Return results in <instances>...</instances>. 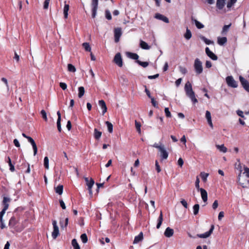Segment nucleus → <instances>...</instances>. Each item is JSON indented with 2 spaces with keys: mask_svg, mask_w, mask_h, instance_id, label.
Wrapping results in <instances>:
<instances>
[{
  "mask_svg": "<svg viewBox=\"0 0 249 249\" xmlns=\"http://www.w3.org/2000/svg\"><path fill=\"white\" fill-rule=\"evenodd\" d=\"M184 90L187 96L190 98L193 104H196L198 102L196 97L195 93L193 90L192 84L190 82L188 81L185 84Z\"/></svg>",
  "mask_w": 249,
  "mask_h": 249,
  "instance_id": "f257e3e1",
  "label": "nucleus"
},
{
  "mask_svg": "<svg viewBox=\"0 0 249 249\" xmlns=\"http://www.w3.org/2000/svg\"><path fill=\"white\" fill-rule=\"evenodd\" d=\"M153 147L158 148L160 152V157L162 160L167 159L168 157V153L166 150L164 145L162 144H159L155 143L153 145Z\"/></svg>",
  "mask_w": 249,
  "mask_h": 249,
  "instance_id": "f03ea898",
  "label": "nucleus"
},
{
  "mask_svg": "<svg viewBox=\"0 0 249 249\" xmlns=\"http://www.w3.org/2000/svg\"><path fill=\"white\" fill-rule=\"evenodd\" d=\"M195 71L196 74H200L203 71L202 63L198 58L195 60L194 65Z\"/></svg>",
  "mask_w": 249,
  "mask_h": 249,
  "instance_id": "7ed1b4c3",
  "label": "nucleus"
},
{
  "mask_svg": "<svg viewBox=\"0 0 249 249\" xmlns=\"http://www.w3.org/2000/svg\"><path fill=\"white\" fill-rule=\"evenodd\" d=\"M10 201V199L7 197H4L2 203L3 205V208L0 213V220L2 219L3 215L5 213L6 211L8 209L9 207V202Z\"/></svg>",
  "mask_w": 249,
  "mask_h": 249,
  "instance_id": "20e7f679",
  "label": "nucleus"
},
{
  "mask_svg": "<svg viewBox=\"0 0 249 249\" xmlns=\"http://www.w3.org/2000/svg\"><path fill=\"white\" fill-rule=\"evenodd\" d=\"M226 81L228 86L236 88L238 87L237 82L234 79L232 76H228L226 78Z\"/></svg>",
  "mask_w": 249,
  "mask_h": 249,
  "instance_id": "39448f33",
  "label": "nucleus"
},
{
  "mask_svg": "<svg viewBox=\"0 0 249 249\" xmlns=\"http://www.w3.org/2000/svg\"><path fill=\"white\" fill-rule=\"evenodd\" d=\"M22 135L24 138H26L28 140V141L31 143L34 150V155L36 156V154H37V148L35 142L31 137L27 136L25 133H22Z\"/></svg>",
  "mask_w": 249,
  "mask_h": 249,
  "instance_id": "423d86ee",
  "label": "nucleus"
},
{
  "mask_svg": "<svg viewBox=\"0 0 249 249\" xmlns=\"http://www.w3.org/2000/svg\"><path fill=\"white\" fill-rule=\"evenodd\" d=\"M239 79L243 88L246 91L249 92V82L242 76H240Z\"/></svg>",
  "mask_w": 249,
  "mask_h": 249,
  "instance_id": "0eeeda50",
  "label": "nucleus"
},
{
  "mask_svg": "<svg viewBox=\"0 0 249 249\" xmlns=\"http://www.w3.org/2000/svg\"><path fill=\"white\" fill-rule=\"evenodd\" d=\"M214 229V226L213 225H212L211 226V228L208 231H207L202 234H197L196 236L201 238H206L209 237L211 234L213 233V231Z\"/></svg>",
  "mask_w": 249,
  "mask_h": 249,
  "instance_id": "6e6552de",
  "label": "nucleus"
},
{
  "mask_svg": "<svg viewBox=\"0 0 249 249\" xmlns=\"http://www.w3.org/2000/svg\"><path fill=\"white\" fill-rule=\"evenodd\" d=\"M53 230L52 232V236L53 239H55L59 234V229L57 225V222L56 220H53Z\"/></svg>",
  "mask_w": 249,
  "mask_h": 249,
  "instance_id": "1a4fd4ad",
  "label": "nucleus"
},
{
  "mask_svg": "<svg viewBox=\"0 0 249 249\" xmlns=\"http://www.w3.org/2000/svg\"><path fill=\"white\" fill-rule=\"evenodd\" d=\"M114 62L120 67L123 66V61L121 55L120 53H117L114 58Z\"/></svg>",
  "mask_w": 249,
  "mask_h": 249,
  "instance_id": "9d476101",
  "label": "nucleus"
},
{
  "mask_svg": "<svg viewBox=\"0 0 249 249\" xmlns=\"http://www.w3.org/2000/svg\"><path fill=\"white\" fill-rule=\"evenodd\" d=\"M122 30L120 28H116L114 30V38L115 42L119 41L120 37L122 35Z\"/></svg>",
  "mask_w": 249,
  "mask_h": 249,
  "instance_id": "9b49d317",
  "label": "nucleus"
},
{
  "mask_svg": "<svg viewBox=\"0 0 249 249\" xmlns=\"http://www.w3.org/2000/svg\"><path fill=\"white\" fill-rule=\"evenodd\" d=\"M205 52L207 55L212 60H216L217 59V56L213 53L211 52L208 47L206 48Z\"/></svg>",
  "mask_w": 249,
  "mask_h": 249,
  "instance_id": "f8f14e48",
  "label": "nucleus"
},
{
  "mask_svg": "<svg viewBox=\"0 0 249 249\" xmlns=\"http://www.w3.org/2000/svg\"><path fill=\"white\" fill-rule=\"evenodd\" d=\"M205 117L207 120L208 123L209 124L210 126L213 128V124L212 121V117H211V114L210 112L208 110H207L206 111V114H205Z\"/></svg>",
  "mask_w": 249,
  "mask_h": 249,
  "instance_id": "ddd939ff",
  "label": "nucleus"
},
{
  "mask_svg": "<svg viewBox=\"0 0 249 249\" xmlns=\"http://www.w3.org/2000/svg\"><path fill=\"white\" fill-rule=\"evenodd\" d=\"M155 18L157 19L162 20L165 23H169V19L167 17L159 13L156 14Z\"/></svg>",
  "mask_w": 249,
  "mask_h": 249,
  "instance_id": "4468645a",
  "label": "nucleus"
},
{
  "mask_svg": "<svg viewBox=\"0 0 249 249\" xmlns=\"http://www.w3.org/2000/svg\"><path fill=\"white\" fill-rule=\"evenodd\" d=\"M225 1L226 0H217L216 7L219 10L223 9L225 5Z\"/></svg>",
  "mask_w": 249,
  "mask_h": 249,
  "instance_id": "2eb2a0df",
  "label": "nucleus"
},
{
  "mask_svg": "<svg viewBox=\"0 0 249 249\" xmlns=\"http://www.w3.org/2000/svg\"><path fill=\"white\" fill-rule=\"evenodd\" d=\"M199 191H200L201 196L203 201L206 202L207 201V193L205 190L203 188H200Z\"/></svg>",
  "mask_w": 249,
  "mask_h": 249,
  "instance_id": "dca6fc26",
  "label": "nucleus"
},
{
  "mask_svg": "<svg viewBox=\"0 0 249 249\" xmlns=\"http://www.w3.org/2000/svg\"><path fill=\"white\" fill-rule=\"evenodd\" d=\"M174 234V230L169 228L168 227L166 229L165 232H164V235L167 237H171Z\"/></svg>",
  "mask_w": 249,
  "mask_h": 249,
  "instance_id": "f3484780",
  "label": "nucleus"
},
{
  "mask_svg": "<svg viewBox=\"0 0 249 249\" xmlns=\"http://www.w3.org/2000/svg\"><path fill=\"white\" fill-rule=\"evenodd\" d=\"M99 105L103 109V115H104L107 110V107L106 103L104 100H101L99 101Z\"/></svg>",
  "mask_w": 249,
  "mask_h": 249,
  "instance_id": "a211bd4d",
  "label": "nucleus"
},
{
  "mask_svg": "<svg viewBox=\"0 0 249 249\" xmlns=\"http://www.w3.org/2000/svg\"><path fill=\"white\" fill-rule=\"evenodd\" d=\"M142 239L143 233L142 232H141L138 235L135 236L133 241V244H137L140 241H142Z\"/></svg>",
  "mask_w": 249,
  "mask_h": 249,
  "instance_id": "6ab92c4d",
  "label": "nucleus"
},
{
  "mask_svg": "<svg viewBox=\"0 0 249 249\" xmlns=\"http://www.w3.org/2000/svg\"><path fill=\"white\" fill-rule=\"evenodd\" d=\"M126 55L127 57L134 60H138L139 55L135 53H132L130 52H127Z\"/></svg>",
  "mask_w": 249,
  "mask_h": 249,
  "instance_id": "aec40b11",
  "label": "nucleus"
},
{
  "mask_svg": "<svg viewBox=\"0 0 249 249\" xmlns=\"http://www.w3.org/2000/svg\"><path fill=\"white\" fill-rule=\"evenodd\" d=\"M227 42V39L226 37H218L217 38V43L222 46Z\"/></svg>",
  "mask_w": 249,
  "mask_h": 249,
  "instance_id": "412c9836",
  "label": "nucleus"
},
{
  "mask_svg": "<svg viewBox=\"0 0 249 249\" xmlns=\"http://www.w3.org/2000/svg\"><path fill=\"white\" fill-rule=\"evenodd\" d=\"M140 47L142 49H144V50H149L150 48V46H149L146 42H145L142 40L140 41Z\"/></svg>",
  "mask_w": 249,
  "mask_h": 249,
  "instance_id": "4be33fe9",
  "label": "nucleus"
},
{
  "mask_svg": "<svg viewBox=\"0 0 249 249\" xmlns=\"http://www.w3.org/2000/svg\"><path fill=\"white\" fill-rule=\"evenodd\" d=\"M237 0H229L227 4V11H230L231 7L236 2Z\"/></svg>",
  "mask_w": 249,
  "mask_h": 249,
  "instance_id": "5701e85b",
  "label": "nucleus"
},
{
  "mask_svg": "<svg viewBox=\"0 0 249 249\" xmlns=\"http://www.w3.org/2000/svg\"><path fill=\"white\" fill-rule=\"evenodd\" d=\"M162 221H163V215H162V212L161 211L160 212V216L158 218V224L157 225V229H159L162 224Z\"/></svg>",
  "mask_w": 249,
  "mask_h": 249,
  "instance_id": "b1692460",
  "label": "nucleus"
},
{
  "mask_svg": "<svg viewBox=\"0 0 249 249\" xmlns=\"http://www.w3.org/2000/svg\"><path fill=\"white\" fill-rule=\"evenodd\" d=\"M94 183V181L93 179L92 178H90L89 181L88 183H87V185L88 187V189L89 190V192L90 194H92L91 189H92V187Z\"/></svg>",
  "mask_w": 249,
  "mask_h": 249,
  "instance_id": "393cba45",
  "label": "nucleus"
},
{
  "mask_svg": "<svg viewBox=\"0 0 249 249\" xmlns=\"http://www.w3.org/2000/svg\"><path fill=\"white\" fill-rule=\"evenodd\" d=\"M63 186L62 185H59L55 188V192L58 195H61L63 193Z\"/></svg>",
  "mask_w": 249,
  "mask_h": 249,
  "instance_id": "a878e982",
  "label": "nucleus"
},
{
  "mask_svg": "<svg viewBox=\"0 0 249 249\" xmlns=\"http://www.w3.org/2000/svg\"><path fill=\"white\" fill-rule=\"evenodd\" d=\"M102 135V132L98 131L96 128L94 130V137L95 139L99 140Z\"/></svg>",
  "mask_w": 249,
  "mask_h": 249,
  "instance_id": "bb28decb",
  "label": "nucleus"
},
{
  "mask_svg": "<svg viewBox=\"0 0 249 249\" xmlns=\"http://www.w3.org/2000/svg\"><path fill=\"white\" fill-rule=\"evenodd\" d=\"M199 37L202 40H203L207 45L213 44V41L207 39L205 36H204L202 35L200 36Z\"/></svg>",
  "mask_w": 249,
  "mask_h": 249,
  "instance_id": "cd10ccee",
  "label": "nucleus"
},
{
  "mask_svg": "<svg viewBox=\"0 0 249 249\" xmlns=\"http://www.w3.org/2000/svg\"><path fill=\"white\" fill-rule=\"evenodd\" d=\"M85 89L83 87H80L78 88V96L79 98H81L85 94Z\"/></svg>",
  "mask_w": 249,
  "mask_h": 249,
  "instance_id": "c85d7f7f",
  "label": "nucleus"
},
{
  "mask_svg": "<svg viewBox=\"0 0 249 249\" xmlns=\"http://www.w3.org/2000/svg\"><path fill=\"white\" fill-rule=\"evenodd\" d=\"M69 10V4H65L64 7V10H63L64 18H68Z\"/></svg>",
  "mask_w": 249,
  "mask_h": 249,
  "instance_id": "c756f323",
  "label": "nucleus"
},
{
  "mask_svg": "<svg viewBox=\"0 0 249 249\" xmlns=\"http://www.w3.org/2000/svg\"><path fill=\"white\" fill-rule=\"evenodd\" d=\"M17 223V220L14 216H12L9 222V225L10 227H14Z\"/></svg>",
  "mask_w": 249,
  "mask_h": 249,
  "instance_id": "7c9ffc66",
  "label": "nucleus"
},
{
  "mask_svg": "<svg viewBox=\"0 0 249 249\" xmlns=\"http://www.w3.org/2000/svg\"><path fill=\"white\" fill-rule=\"evenodd\" d=\"M184 37L187 40L190 39L192 37L191 32L188 28H187V29H186V32L185 34H184Z\"/></svg>",
  "mask_w": 249,
  "mask_h": 249,
  "instance_id": "2f4dec72",
  "label": "nucleus"
},
{
  "mask_svg": "<svg viewBox=\"0 0 249 249\" xmlns=\"http://www.w3.org/2000/svg\"><path fill=\"white\" fill-rule=\"evenodd\" d=\"M192 21L195 22L196 27L198 29H202L204 28V25L200 23L199 21H197L196 19H192Z\"/></svg>",
  "mask_w": 249,
  "mask_h": 249,
  "instance_id": "473e14b6",
  "label": "nucleus"
},
{
  "mask_svg": "<svg viewBox=\"0 0 249 249\" xmlns=\"http://www.w3.org/2000/svg\"><path fill=\"white\" fill-rule=\"evenodd\" d=\"M216 146L218 149L223 153H226L227 151V148L224 146V144L216 145Z\"/></svg>",
  "mask_w": 249,
  "mask_h": 249,
  "instance_id": "72a5a7b5",
  "label": "nucleus"
},
{
  "mask_svg": "<svg viewBox=\"0 0 249 249\" xmlns=\"http://www.w3.org/2000/svg\"><path fill=\"white\" fill-rule=\"evenodd\" d=\"M105 124L107 125V130H108V132L109 133H111L113 132V125H112V124L110 122H109L108 121H106L105 122Z\"/></svg>",
  "mask_w": 249,
  "mask_h": 249,
  "instance_id": "f704fd0d",
  "label": "nucleus"
},
{
  "mask_svg": "<svg viewBox=\"0 0 249 249\" xmlns=\"http://www.w3.org/2000/svg\"><path fill=\"white\" fill-rule=\"evenodd\" d=\"M231 26V24H230L229 25H224V27H223V29H222V32H221V34L222 35H226Z\"/></svg>",
  "mask_w": 249,
  "mask_h": 249,
  "instance_id": "c9c22d12",
  "label": "nucleus"
},
{
  "mask_svg": "<svg viewBox=\"0 0 249 249\" xmlns=\"http://www.w3.org/2000/svg\"><path fill=\"white\" fill-rule=\"evenodd\" d=\"M71 244L74 248V249H80V246L78 244L77 240L75 239L72 240Z\"/></svg>",
  "mask_w": 249,
  "mask_h": 249,
  "instance_id": "e433bc0d",
  "label": "nucleus"
},
{
  "mask_svg": "<svg viewBox=\"0 0 249 249\" xmlns=\"http://www.w3.org/2000/svg\"><path fill=\"white\" fill-rule=\"evenodd\" d=\"M199 210V204H195L193 206L194 214L195 215L197 214L198 213Z\"/></svg>",
  "mask_w": 249,
  "mask_h": 249,
  "instance_id": "4c0bfd02",
  "label": "nucleus"
},
{
  "mask_svg": "<svg viewBox=\"0 0 249 249\" xmlns=\"http://www.w3.org/2000/svg\"><path fill=\"white\" fill-rule=\"evenodd\" d=\"M83 47L84 48L85 50L87 52L91 51V48L89 45V43L85 42L82 44Z\"/></svg>",
  "mask_w": 249,
  "mask_h": 249,
  "instance_id": "58836bf2",
  "label": "nucleus"
},
{
  "mask_svg": "<svg viewBox=\"0 0 249 249\" xmlns=\"http://www.w3.org/2000/svg\"><path fill=\"white\" fill-rule=\"evenodd\" d=\"M68 70L70 72H74L76 71L75 67L71 64L68 65Z\"/></svg>",
  "mask_w": 249,
  "mask_h": 249,
  "instance_id": "ea45409f",
  "label": "nucleus"
},
{
  "mask_svg": "<svg viewBox=\"0 0 249 249\" xmlns=\"http://www.w3.org/2000/svg\"><path fill=\"white\" fill-rule=\"evenodd\" d=\"M200 176L203 181L206 182L207 180V177L209 176V174L204 172H202L200 173Z\"/></svg>",
  "mask_w": 249,
  "mask_h": 249,
  "instance_id": "a19ab883",
  "label": "nucleus"
},
{
  "mask_svg": "<svg viewBox=\"0 0 249 249\" xmlns=\"http://www.w3.org/2000/svg\"><path fill=\"white\" fill-rule=\"evenodd\" d=\"M80 238L83 243H86L88 242V237L86 233H83L81 234Z\"/></svg>",
  "mask_w": 249,
  "mask_h": 249,
  "instance_id": "79ce46f5",
  "label": "nucleus"
},
{
  "mask_svg": "<svg viewBox=\"0 0 249 249\" xmlns=\"http://www.w3.org/2000/svg\"><path fill=\"white\" fill-rule=\"evenodd\" d=\"M1 80L2 82H3L4 83V84L6 86L7 91H9V84H8V81H7V79L4 78V77H2V78H1Z\"/></svg>",
  "mask_w": 249,
  "mask_h": 249,
  "instance_id": "37998d69",
  "label": "nucleus"
},
{
  "mask_svg": "<svg viewBox=\"0 0 249 249\" xmlns=\"http://www.w3.org/2000/svg\"><path fill=\"white\" fill-rule=\"evenodd\" d=\"M44 165L46 169H48L49 166V159L47 157H45L44 159Z\"/></svg>",
  "mask_w": 249,
  "mask_h": 249,
  "instance_id": "c03bdc74",
  "label": "nucleus"
},
{
  "mask_svg": "<svg viewBox=\"0 0 249 249\" xmlns=\"http://www.w3.org/2000/svg\"><path fill=\"white\" fill-rule=\"evenodd\" d=\"M8 164L10 166V170L11 171L14 172L15 171V167H14V166L12 164V163L11 162V160L10 157H8Z\"/></svg>",
  "mask_w": 249,
  "mask_h": 249,
  "instance_id": "a18cd8bd",
  "label": "nucleus"
},
{
  "mask_svg": "<svg viewBox=\"0 0 249 249\" xmlns=\"http://www.w3.org/2000/svg\"><path fill=\"white\" fill-rule=\"evenodd\" d=\"M137 63H138L140 65L142 66L143 68H145L148 66V63L147 62H142L140 60H137Z\"/></svg>",
  "mask_w": 249,
  "mask_h": 249,
  "instance_id": "49530a36",
  "label": "nucleus"
},
{
  "mask_svg": "<svg viewBox=\"0 0 249 249\" xmlns=\"http://www.w3.org/2000/svg\"><path fill=\"white\" fill-rule=\"evenodd\" d=\"M135 124L136 128L137 131L139 133H141V124L140 123L137 122V121H135Z\"/></svg>",
  "mask_w": 249,
  "mask_h": 249,
  "instance_id": "de8ad7c7",
  "label": "nucleus"
},
{
  "mask_svg": "<svg viewBox=\"0 0 249 249\" xmlns=\"http://www.w3.org/2000/svg\"><path fill=\"white\" fill-rule=\"evenodd\" d=\"M106 18L108 20H111L112 19V17L110 14V12L108 10H106L105 11Z\"/></svg>",
  "mask_w": 249,
  "mask_h": 249,
  "instance_id": "09e8293b",
  "label": "nucleus"
},
{
  "mask_svg": "<svg viewBox=\"0 0 249 249\" xmlns=\"http://www.w3.org/2000/svg\"><path fill=\"white\" fill-rule=\"evenodd\" d=\"M40 113H41L43 119L45 121H47L48 119H47V114H46V112H45V111L44 110H42L40 112Z\"/></svg>",
  "mask_w": 249,
  "mask_h": 249,
  "instance_id": "8fccbe9b",
  "label": "nucleus"
},
{
  "mask_svg": "<svg viewBox=\"0 0 249 249\" xmlns=\"http://www.w3.org/2000/svg\"><path fill=\"white\" fill-rule=\"evenodd\" d=\"M179 69L180 72L183 74H185L187 72V70L185 67L179 66Z\"/></svg>",
  "mask_w": 249,
  "mask_h": 249,
  "instance_id": "3c124183",
  "label": "nucleus"
},
{
  "mask_svg": "<svg viewBox=\"0 0 249 249\" xmlns=\"http://www.w3.org/2000/svg\"><path fill=\"white\" fill-rule=\"evenodd\" d=\"M68 221H69L68 218H66L65 219V224H64V225H63L62 222L61 221H60V224L61 228H66L67 227V226L68 225Z\"/></svg>",
  "mask_w": 249,
  "mask_h": 249,
  "instance_id": "603ef678",
  "label": "nucleus"
},
{
  "mask_svg": "<svg viewBox=\"0 0 249 249\" xmlns=\"http://www.w3.org/2000/svg\"><path fill=\"white\" fill-rule=\"evenodd\" d=\"M165 113L167 117H171V114L168 107H165L164 109Z\"/></svg>",
  "mask_w": 249,
  "mask_h": 249,
  "instance_id": "864d4df0",
  "label": "nucleus"
},
{
  "mask_svg": "<svg viewBox=\"0 0 249 249\" xmlns=\"http://www.w3.org/2000/svg\"><path fill=\"white\" fill-rule=\"evenodd\" d=\"M50 1V0H45L44 2V5H43L44 9H47L48 8Z\"/></svg>",
  "mask_w": 249,
  "mask_h": 249,
  "instance_id": "5fc2aeb1",
  "label": "nucleus"
},
{
  "mask_svg": "<svg viewBox=\"0 0 249 249\" xmlns=\"http://www.w3.org/2000/svg\"><path fill=\"white\" fill-rule=\"evenodd\" d=\"M59 86L63 90H65L67 88V84L65 83L60 82Z\"/></svg>",
  "mask_w": 249,
  "mask_h": 249,
  "instance_id": "6e6d98bb",
  "label": "nucleus"
},
{
  "mask_svg": "<svg viewBox=\"0 0 249 249\" xmlns=\"http://www.w3.org/2000/svg\"><path fill=\"white\" fill-rule=\"evenodd\" d=\"M240 184L243 188H248L249 187V180H248L247 181V183H241L240 182Z\"/></svg>",
  "mask_w": 249,
  "mask_h": 249,
  "instance_id": "4d7b16f0",
  "label": "nucleus"
},
{
  "mask_svg": "<svg viewBox=\"0 0 249 249\" xmlns=\"http://www.w3.org/2000/svg\"><path fill=\"white\" fill-rule=\"evenodd\" d=\"M60 122H61V120H59V119L57 120V129H58V130L59 131V132L61 131V123Z\"/></svg>",
  "mask_w": 249,
  "mask_h": 249,
  "instance_id": "13d9d810",
  "label": "nucleus"
},
{
  "mask_svg": "<svg viewBox=\"0 0 249 249\" xmlns=\"http://www.w3.org/2000/svg\"><path fill=\"white\" fill-rule=\"evenodd\" d=\"M155 166H156V170L157 171V172L158 173L160 172L161 171V169H160V166L157 160H156L155 162Z\"/></svg>",
  "mask_w": 249,
  "mask_h": 249,
  "instance_id": "bf43d9fd",
  "label": "nucleus"
},
{
  "mask_svg": "<svg viewBox=\"0 0 249 249\" xmlns=\"http://www.w3.org/2000/svg\"><path fill=\"white\" fill-rule=\"evenodd\" d=\"M218 206V201L215 200L213 204L212 207L214 210H215Z\"/></svg>",
  "mask_w": 249,
  "mask_h": 249,
  "instance_id": "052dcab7",
  "label": "nucleus"
},
{
  "mask_svg": "<svg viewBox=\"0 0 249 249\" xmlns=\"http://www.w3.org/2000/svg\"><path fill=\"white\" fill-rule=\"evenodd\" d=\"M151 100V103L154 107H158L157 102L155 100L153 97L150 98Z\"/></svg>",
  "mask_w": 249,
  "mask_h": 249,
  "instance_id": "680f3d73",
  "label": "nucleus"
},
{
  "mask_svg": "<svg viewBox=\"0 0 249 249\" xmlns=\"http://www.w3.org/2000/svg\"><path fill=\"white\" fill-rule=\"evenodd\" d=\"M244 174H246V176L247 177L249 178V168L247 167H244Z\"/></svg>",
  "mask_w": 249,
  "mask_h": 249,
  "instance_id": "e2e57ef3",
  "label": "nucleus"
},
{
  "mask_svg": "<svg viewBox=\"0 0 249 249\" xmlns=\"http://www.w3.org/2000/svg\"><path fill=\"white\" fill-rule=\"evenodd\" d=\"M199 178L198 177L196 178V183H195V185H196V187L198 190H200V188H199Z\"/></svg>",
  "mask_w": 249,
  "mask_h": 249,
  "instance_id": "0e129e2a",
  "label": "nucleus"
},
{
  "mask_svg": "<svg viewBox=\"0 0 249 249\" xmlns=\"http://www.w3.org/2000/svg\"><path fill=\"white\" fill-rule=\"evenodd\" d=\"M183 160L182 158H180L178 160V164L180 167H182L183 164Z\"/></svg>",
  "mask_w": 249,
  "mask_h": 249,
  "instance_id": "69168bd1",
  "label": "nucleus"
},
{
  "mask_svg": "<svg viewBox=\"0 0 249 249\" xmlns=\"http://www.w3.org/2000/svg\"><path fill=\"white\" fill-rule=\"evenodd\" d=\"M237 114L240 116L242 118H244V115L243 114V112L240 110H237L236 111Z\"/></svg>",
  "mask_w": 249,
  "mask_h": 249,
  "instance_id": "338daca9",
  "label": "nucleus"
},
{
  "mask_svg": "<svg viewBox=\"0 0 249 249\" xmlns=\"http://www.w3.org/2000/svg\"><path fill=\"white\" fill-rule=\"evenodd\" d=\"M181 204L185 208H188V204L187 202L184 199H182L180 201Z\"/></svg>",
  "mask_w": 249,
  "mask_h": 249,
  "instance_id": "774afa93",
  "label": "nucleus"
}]
</instances>
